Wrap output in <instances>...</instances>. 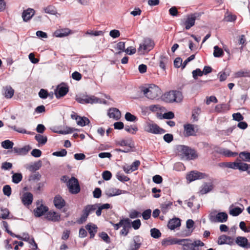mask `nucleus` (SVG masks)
<instances>
[{
  "label": "nucleus",
  "instance_id": "1",
  "mask_svg": "<svg viewBox=\"0 0 250 250\" xmlns=\"http://www.w3.org/2000/svg\"><path fill=\"white\" fill-rule=\"evenodd\" d=\"M177 152L183 159L186 160H193L198 157V155L195 150L184 145H178L176 146Z\"/></svg>",
  "mask_w": 250,
  "mask_h": 250
},
{
  "label": "nucleus",
  "instance_id": "2",
  "mask_svg": "<svg viewBox=\"0 0 250 250\" xmlns=\"http://www.w3.org/2000/svg\"><path fill=\"white\" fill-rule=\"evenodd\" d=\"M154 42L150 38H145L140 43L137 51L139 55L147 54L154 47Z\"/></svg>",
  "mask_w": 250,
  "mask_h": 250
},
{
  "label": "nucleus",
  "instance_id": "3",
  "mask_svg": "<svg viewBox=\"0 0 250 250\" xmlns=\"http://www.w3.org/2000/svg\"><path fill=\"white\" fill-rule=\"evenodd\" d=\"M208 217L211 223H224L227 221L228 215L226 212L213 210L209 212Z\"/></svg>",
  "mask_w": 250,
  "mask_h": 250
},
{
  "label": "nucleus",
  "instance_id": "4",
  "mask_svg": "<svg viewBox=\"0 0 250 250\" xmlns=\"http://www.w3.org/2000/svg\"><path fill=\"white\" fill-rule=\"evenodd\" d=\"M144 94L149 99H154L160 96L161 90L158 86L155 84H150L148 87L142 89Z\"/></svg>",
  "mask_w": 250,
  "mask_h": 250
},
{
  "label": "nucleus",
  "instance_id": "5",
  "mask_svg": "<svg viewBox=\"0 0 250 250\" xmlns=\"http://www.w3.org/2000/svg\"><path fill=\"white\" fill-rule=\"evenodd\" d=\"M183 96L179 91L172 90L166 93L163 96V99L166 102H180L182 100Z\"/></svg>",
  "mask_w": 250,
  "mask_h": 250
},
{
  "label": "nucleus",
  "instance_id": "6",
  "mask_svg": "<svg viewBox=\"0 0 250 250\" xmlns=\"http://www.w3.org/2000/svg\"><path fill=\"white\" fill-rule=\"evenodd\" d=\"M144 130L146 132L154 134H161L166 132L164 129L152 122H146L144 126Z\"/></svg>",
  "mask_w": 250,
  "mask_h": 250
},
{
  "label": "nucleus",
  "instance_id": "7",
  "mask_svg": "<svg viewBox=\"0 0 250 250\" xmlns=\"http://www.w3.org/2000/svg\"><path fill=\"white\" fill-rule=\"evenodd\" d=\"M200 16V14L198 13L187 15L186 20L183 23L185 26L186 29L188 30L194 26L195 20L198 19Z\"/></svg>",
  "mask_w": 250,
  "mask_h": 250
},
{
  "label": "nucleus",
  "instance_id": "8",
  "mask_svg": "<svg viewBox=\"0 0 250 250\" xmlns=\"http://www.w3.org/2000/svg\"><path fill=\"white\" fill-rule=\"evenodd\" d=\"M67 186L69 191L73 194H76L80 192V187L77 179L72 177L67 182Z\"/></svg>",
  "mask_w": 250,
  "mask_h": 250
},
{
  "label": "nucleus",
  "instance_id": "9",
  "mask_svg": "<svg viewBox=\"0 0 250 250\" xmlns=\"http://www.w3.org/2000/svg\"><path fill=\"white\" fill-rule=\"evenodd\" d=\"M77 101L80 104H95L101 103V101L100 99L94 96H83L82 97H79L76 99Z\"/></svg>",
  "mask_w": 250,
  "mask_h": 250
},
{
  "label": "nucleus",
  "instance_id": "10",
  "mask_svg": "<svg viewBox=\"0 0 250 250\" xmlns=\"http://www.w3.org/2000/svg\"><path fill=\"white\" fill-rule=\"evenodd\" d=\"M69 91L68 87L64 83L58 85L55 90V95L57 99L64 96Z\"/></svg>",
  "mask_w": 250,
  "mask_h": 250
},
{
  "label": "nucleus",
  "instance_id": "11",
  "mask_svg": "<svg viewBox=\"0 0 250 250\" xmlns=\"http://www.w3.org/2000/svg\"><path fill=\"white\" fill-rule=\"evenodd\" d=\"M142 241L143 239L139 235L134 236L132 243L130 244L127 250H138L142 245Z\"/></svg>",
  "mask_w": 250,
  "mask_h": 250
},
{
  "label": "nucleus",
  "instance_id": "12",
  "mask_svg": "<svg viewBox=\"0 0 250 250\" xmlns=\"http://www.w3.org/2000/svg\"><path fill=\"white\" fill-rule=\"evenodd\" d=\"M181 245L183 246V250H199L198 248H195L190 239H182Z\"/></svg>",
  "mask_w": 250,
  "mask_h": 250
},
{
  "label": "nucleus",
  "instance_id": "13",
  "mask_svg": "<svg viewBox=\"0 0 250 250\" xmlns=\"http://www.w3.org/2000/svg\"><path fill=\"white\" fill-rule=\"evenodd\" d=\"M123 229L120 231V234L125 236H126L129 233V229L131 228V220L129 218H124L123 224H122Z\"/></svg>",
  "mask_w": 250,
  "mask_h": 250
},
{
  "label": "nucleus",
  "instance_id": "14",
  "mask_svg": "<svg viewBox=\"0 0 250 250\" xmlns=\"http://www.w3.org/2000/svg\"><path fill=\"white\" fill-rule=\"evenodd\" d=\"M235 243L239 246L246 248H250V243L248 242V239L243 236H238L235 239Z\"/></svg>",
  "mask_w": 250,
  "mask_h": 250
},
{
  "label": "nucleus",
  "instance_id": "15",
  "mask_svg": "<svg viewBox=\"0 0 250 250\" xmlns=\"http://www.w3.org/2000/svg\"><path fill=\"white\" fill-rule=\"evenodd\" d=\"M233 241L234 240L232 237L226 235H222L219 237L217 243L218 245H220L224 244L232 245L234 244Z\"/></svg>",
  "mask_w": 250,
  "mask_h": 250
},
{
  "label": "nucleus",
  "instance_id": "16",
  "mask_svg": "<svg viewBox=\"0 0 250 250\" xmlns=\"http://www.w3.org/2000/svg\"><path fill=\"white\" fill-rule=\"evenodd\" d=\"M33 195L29 192H25L21 197V201L23 204L25 206H28L32 203Z\"/></svg>",
  "mask_w": 250,
  "mask_h": 250
},
{
  "label": "nucleus",
  "instance_id": "17",
  "mask_svg": "<svg viewBox=\"0 0 250 250\" xmlns=\"http://www.w3.org/2000/svg\"><path fill=\"white\" fill-rule=\"evenodd\" d=\"M205 175V174L198 171H191L187 175V179L189 182H192L198 179H202Z\"/></svg>",
  "mask_w": 250,
  "mask_h": 250
},
{
  "label": "nucleus",
  "instance_id": "18",
  "mask_svg": "<svg viewBox=\"0 0 250 250\" xmlns=\"http://www.w3.org/2000/svg\"><path fill=\"white\" fill-rule=\"evenodd\" d=\"M72 33V31L69 28H64L56 30L54 32V36L56 37L62 38Z\"/></svg>",
  "mask_w": 250,
  "mask_h": 250
},
{
  "label": "nucleus",
  "instance_id": "19",
  "mask_svg": "<svg viewBox=\"0 0 250 250\" xmlns=\"http://www.w3.org/2000/svg\"><path fill=\"white\" fill-rule=\"evenodd\" d=\"M35 10L32 8H28L24 10L22 14V18L24 21H28L34 15Z\"/></svg>",
  "mask_w": 250,
  "mask_h": 250
},
{
  "label": "nucleus",
  "instance_id": "20",
  "mask_svg": "<svg viewBox=\"0 0 250 250\" xmlns=\"http://www.w3.org/2000/svg\"><path fill=\"white\" fill-rule=\"evenodd\" d=\"M108 115L110 118L118 120L121 118V114L119 109L112 108L108 110Z\"/></svg>",
  "mask_w": 250,
  "mask_h": 250
},
{
  "label": "nucleus",
  "instance_id": "21",
  "mask_svg": "<svg viewBox=\"0 0 250 250\" xmlns=\"http://www.w3.org/2000/svg\"><path fill=\"white\" fill-rule=\"evenodd\" d=\"M181 242L182 239L169 238L163 240L162 242V244L163 246H165L174 244H178L181 245Z\"/></svg>",
  "mask_w": 250,
  "mask_h": 250
},
{
  "label": "nucleus",
  "instance_id": "22",
  "mask_svg": "<svg viewBox=\"0 0 250 250\" xmlns=\"http://www.w3.org/2000/svg\"><path fill=\"white\" fill-rule=\"evenodd\" d=\"M105 192L107 196L112 197L121 194L122 191L121 189L118 188L111 187L107 188Z\"/></svg>",
  "mask_w": 250,
  "mask_h": 250
},
{
  "label": "nucleus",
  "instance_id": "23",
  "mask_svg": "<svg viewBox=\"0 0 250 250\" xmlns=\"http://www.w3.org/2000/svg\"><path fill=\"white\" fill-rule=\"evenodd\" d=\"M54 204L56 208L61 209L65 206V203L62 197L60 195H57L54 198Z\"/></svg>",
  "mask_w": 250,
  "mask_h": 250
},
{
  "label": "nucleus",
  "instance_id": "24",
  "mask_svg": "<svg viewBox=\"0 0 250 250\" xmlns=\"http://www.w3.org/2000/svg\"><path fill=\"white\" fill-rule=\"evenodd\" d=\"M60 215L54 211H49L46 215V218L47 220L53 222L59 221L60 219Z\"/></svg>",
  "mask_w": 250,
  "mask_h": 250
},
{
  "label": "nucleus",
  "instance_id": "25",
  "mask_svg": "<svg viewBox=\"0 0 250 250\" xmlns=\"http://www.w3.org/2000/svg\"><path fill=\"white\" fill-rule=\"evenodd\" d=\"M181 225V221L179 218H173L171 219L168 223V228L171 229H174L177 227H179Z\"/></svg>",
  "mask_w": 250,
  "mask_h": 250
},
{
  "label": "nucleus",
  "instance_id": "26",
  "mask_svg": "<svg viewBox=\"0 0 250 250\" xmlns=\"http://www.w3.org/2000/svg\"><path fill=\"white\" fill-rule=\"evenodd\" d=\"M184 134L186 136H192L194 134L195 130L193 125L187 124L184 125Z\"/></svg>",
  "mask_w": 250,
  "mask_h": 250
},
{
  "label": "nucleus",
  "instance_id": "27",
  "mask_svg": "<svg viewBox=\"0 0 250 250\" xmlns=\"http://www.w3.org/2000/svg\"><path fill=\"white\" fill-rule=\"evenodd\" d=\"M213 185L211 183H205L201 188L200 192L202 194H206L213 189Z\"/></svg>",
  "mask_w": 250,
  "mask_h": 250
},
{
  "label": "nucleus",
  "instance_id": "28",
  "mask_svg": "<svg viewBox=\"0 0 250 250\" xmlns=\"http://www.w3.org/2000/svg\"><path fill=\"white\" fill-rule=\"evenodd\" d=\"M47 211V208L42 205L37 207L34 210L35 215L37 217L42 216L45 212Z\"/></svg>",
  "mask_w": 250,
  "mask_h": 250
},
{
  "label": "nucleus",
  "instance_id": "29",
  "mask_svg": "<svg viewBox=\"0 0 250 250\" xmlns=\"http://www.w3.org/2000/svg\"><path fill=\"white\" fill-rule=\"evenodd\" d=\"M30 149V147L28 146H25L22 148L14 147L13 150L14 152L21 155L26 154L29 150Z\"/></svg>",
  "mask_w": 250,
  "mask_h": 250
},
{
  "label": "nucleus",
  "instance_id": "30",
  "mask_svg": "<svg viewBox=\"0 0 250 250\" xmlns=\"http://www.w3.org/2000/svg\"><path fill=\"white\" fill-rule=\"evenodd\" d=\"M85 228L90 234V238H93L97 231V227L96 225H93L91 226L90 224H87Z\"/></svg>",
  "mask_w": 250,
  "mask_h": 250
},
{
  "label": "nucleus",
  "instance_id": "31",
  "mask_svg": "<svg viewBox=\"0 0 250 250\" xmlns=\"http://www.w3.org/2000/svg\"><path fill=\"white\" fill-rule=\"evenodd\" d=\"M235 78L248 77L250 78V72L247 70H240L235 73Z\"/></svg>",
  "mask_w": 250,
  "mask_h": 250
},
{
  "label": "nucleus",
  "instance_id": "32",
  "mask_svg": "<svg viewBox=\"0 0 250 250\" xmlns=\"http://www.w3.org/2000/svg\"><path fill=\"white\" fill-rule=\"evenodd\" d=\"M4 95L5 98L10 99L12 98L14 93V90L10 86H6L4 87Z\"/></svg>",
  "mask_w": 250,
  "mask_h": 250
},
{
  "label": "nucleus",
  "instance_id": "33",
  "mask_svg": "<svg viewBox=\"0 0 250 250\" xmlns=\"http://www.w3.org/2000/svg\"><path fill=\"white\" fill-rule=\"evenodd\" d=\"M42 162L41 161H38L29 166L28 168L31 172H35L36 170H39L42 167Z\"/></svg>",
  "mask_w": 250,
  "mask_h": 250
},
{
  "label": "nucleus",
  "instance_id": "34",
  "mask_svg": "<svg viewBox=\"0 0 250 250\" xmlns=\"http://www.w3.org/2000/svg\"><path fill=\"white\" fill-rule=\"evenodd\" d=\"M249 165L246 163L242 162H236V167L235 169H239L241 171H247L248 172Z\"/></svg>",
  "mask_w": 250,
  "mask_h": 250
},
{
  "label": "nucleus",
  "instance_id": "35",
  "mask_svg": "<svg viewBox=\"0 0 250 250\" xmlns=\"http://www.w3.org/2000/svg\"><path fill=\"white\" fill-rule=\"evenodd\" d=\"M220 153L226 157H234L238 155L237 152H233L228 149L223 148L220 150Z\"/></svg>",
  "mask_w": 250,
  "mask_h": 250
},
{
  "label": "nucleus",
  "instance_id": "36",
  "mask_svg": "<svg viewBox=\"0 0 250 250\" xmlns=\"http://www.w3.org/2000/svg\"><path fill=\"white\" fill-rule=\"evenodd\" d=\"M89 123V120L85 117H82L79 116L77 121V125L81 126H85V125H88Z\"/></svg>",
  "mask_w": 250,
  "mask_h": 250
},
{
  "label": "nucleus",
  "instance_id": "37",
  "mask_svg": "<svg viewBox=\"0 0 250 250\" xmlns=\"http://www.w3.org/2000/svg\"><path fill=\"white\" fill-rule=\"evenodd\" d=\"M98 207V204H96L94 205H87L85 207L83 210L89 215L92 212L96 210Z\"/></svg>",
  "mask_w": 250,
  "mask_h": 250
},
{
  "label": "nucleus",
  "instance_id": "38",
  "mask_svg": "<svg viewBox=\"0 0 250 250\" xmlns=\"http://www.w3.org/2000/svg\"><path fill=\"white\" fill-rule=\"evenodd\" d=\"M243 209L239 207H235L230 209L229 214L233 216H236L241 214L243 211Z\"/></svg>",
  "mask_w": 250,
  "mask_h": 250
},
{
  "label": "nucleus",
  "instance_id": "39",
  "mask_svg": "<svg viewBox=\"0 0 250 250\" xmlns=\"http://www.w3.org/2000/svg\"><path fill=\"white\" fill-rule=\"evenodd\" d=\"M12 178L14 183L18 184L22 180V175L21 173H16L12 175Z\"/></svg>",
  "mask_w": 250,
  "mask_h": 250
},
{
  "label": "nucleus",
  "instance_id": "40",
  "mask_svg": "<svg viewBox=\"0 0 250 250\" xmlns=\"http://www.w3.org/2000/svg\"><path fill=\"white\" fill-rule=\"evenodd\" d=\"M150 232L151 236L154 238L158 239L161 236V233L160 231L157 229H151Z\"/></svg>",
  "mask_w": 250,
  "mask_h": 250
},
{
  "label": "nucleus",
  "instance_id": "41",
  "mask_svg": "<svg viewBox=\"0 0 250 250\" xmlns=\"http://www.w3.org/2000/svg\"><path fill=\"white\" fill-rule=\"evenodd\" d=\"M172 203L170 201H167L161 205V209L163 213H166L167 210L172 206Z\"/></svg>",
  "mask_w": 250,
  "mask_h": 250
},
{
  "label": "nucleus",
  "instance_id": "42",
  "mask_svg": "<svg viewBox=\"0 0 250 250\" xmlns=\"http://www.w3.org/2000/svg\"><path fill=\"white\" fill-rule=\"evenodd\" d=\"M223 51L221 48L217 45L214 47L213 55L215 57H220L223 56Z\"/></svg>",
  "mask_w": 250,
  "mask_h": 250
},
{
  "label": "nucleus",
  "instance_id": "43",
  "mask_svg": "<svg viewBox=\"0 0 250 250\" xmlns=\"http://www.w3.org/2000/svg\"><path fill=\"white\" fill-rule=\"evenodd\" d=\"M46 13L51 15H55L57 14V10L56 8L53 5H49L44 9Z\"/></svg>",
  "mask_w": 250,
  "mask_h": 250
},
{
  "label": "nucleus",
  "instance_id": "44",
  "mask_svg": "<svg viewBox=\"0 0 250 250\" xmlns=\"http://www.w3.org/2000/svg\"><path fill=\"white\" fill-rule=\"evenodd\" d=\"M219 166L222 167H226L235 169L236 167V162H226L221 163Z\"/></svg>",
  "mask_w": 250,
  "mask_h": 250
},
{
  "label": "nucleus",
  "instance_id": "45",
  "mask_svg": "<svg viewBox=\"0 0 250 250\" xmlns=\"http://www.w3.org/2000/svg\"><path fill=\"white\" fill-rule=\"evenodd\" d=\"M35 139L37 142L42 144H45L47 140L46 136H43L40 134H37L35 136Z\"/></svg>",
  "mask_w": 250,
  "mask_h": 250
},
{
  "label": "nucleus",
  "instance_id": "46",
  "mask_svg": "<svg viewBox=\"0 0 250 250\" xmlns=\"http://www.w3.org/2000/svg\"><path fill=\"white\" fill-rule=\"evenodd\" d=\"M14 144L12 142L9 140L3 141L1 143V146L5 149H9L12 148Z\"/></svg>",
  "mask_w": 250,
  "mask_h": 250
},
{
  "label": "nucleus",
  "instance_id": "47",
  "mask_svg": "<svg viewBox=\"0 0 250 250\" xmlns=\"http://www.w3.org/2000/svg\"><path fill=\"white\" fill-rule=\"evenodd\" d=\"M239 157L245 161L250 162V153L242 152L239 154Z\"/></svg>",
  "mask_w": 250,
  "mask_h": 250
},
{
  "label": "nucleus",
  "instance_id": "48",
  "mask_svg": "<svg viewBox=\"0 0 250 250\" xmlns=\"http://www.w3.org/2000/svg\"><path fill=\"white\" fill-rule=\"evenodd\" d=\"M116 178L118 180L121 182H127L129 180V178L127 176L120 172H118L116 174Z\"/></svg>",
  "mask_w": 250,
  "mask_h": 250
},
{
  "label": "nucleus",
  "instance_id": "49",
  "mask_svg": "<svg viewBox=\"0 0 250 250\" xmlns=\"http://www.w3.org/2000/svg\"><path fill=\"white\" fill-rule=\"evenodd\" d=\"M76 129L73 128L68 127L65 130H53V131L56 133H58L61 134H67L72 133Z\"/></svg>",
  "mask_w": 250,
  "mask_h": 250
},
{
  "label": "nucleus",
  "instance_id": "50",
  "mask_svg": "<svg viewBox=\"0 0 250 250\" xmlns=\"http://www.w3.org/2000/svg\"><path fill=\"white\" fill-rule=\"evenodd\" d=\"M125 131H126L128 132H129L131 134H135V133L138 131V128L135 125L133 126H129V125H125Z\"/></svg>",
  "mask_w": 250,
  "mask_h": 250
},
{
  "label": "nucleus",
  "instance_id": "51",
  "mask_svg": "<svg viewBox=\"0 0 250 250\" xmlns=\"http://www.w3.org/2000/svg\"><path fill=\"white\" fill-rule=\"evenodd\" d=\"M9 214V210L7 208H1L0 210V217L5 219Z\"/></svg>",
  "mask_w": 250,
  "mask_h": 250
},
{
  "label": "nucleus",
  "instance_id": "52",
  "mask_svg": "<svg viewBox=\"0 0 250 250\" xmlns=\"http://www.w3.org/2000/svg\"><path fill=\"white\" fill-rule=\"evenodd\" d=\"M201 113V109L199 108H195L193 110L192 117L194 121L198 120V117Z\"/></svg>",
  "mask_w": 250,
  "mask_h": 250
},
{
  "label": "nucleus",
  "instance_id": "53",
  "mask_svg": "<svg viewBox=\"0 0 250 250\" xmlns=\"http://www.w3.org/2000/svg\"><path fill=\"white\" fill-rule=\"evenodd\" d=\"M125 117L126 121L129 122H134L137 120V117L129 112L126 113Z\"/></svg>",
  "mask_w": 250,
  "mask_h": 250
},
{
  "label": "nucleus",
  "instance_id": "54",
  "mask_svg": "<svg viewBox=\"0 0 250 250\" xmlns=\"http://www.w3.org/2000/svg\"><path fill=\"white\" fill-rule=\"evenodd\" d=\"M99 236L106 243H109L110 239L107 234L104 232L99 233Z\"/></svg>",
  "mask_w": 250,
  "mask_h": 250
},
{
  "label": "nucleus",
  "instance_id": "55",
  "mask_svg": "<svg viewBox=\"0 0 250 250\" xmlns=\"http://www.w3.org/2000/svg\"><path fill=\"white\" fill-rule=\"evenodd\" d=\"M85 34L94 36H98L103 35V32L102 31L88 30Z\"/></svg>",
  "mask_w": 250,
  "mask_h": 250
},
{
  "label": "nucleus",
  "instance_id": "56",
  "mask_svg": "<svg viewBox=\"0 0 250 250\" xmlns=\"http://www.w3.org/2000/svg\"><path fill=\"white\" fill-rule=\"evenodd\" d=\"M193 77L194 79L196 80L198 76H202L203 75V72L199 68L193 70L192 72Z\"/></svg>",
  "mask_w": 250,
  "mask_h": 250
},
{
  "label": "nucleus",
  "instance_id": "57",
  "mask_svg": "<svg viewBox=\"0 0 250 250\" xmlns=\"http://www.w3.org/2000/svg\"><path fill=\"white\" fill-rule=\"evenodd\" d=\"M141 225V222L140 219H137L133 222H131V226L133 227L134 229H138L140 228Z\"/></svg>",
  "mask_w": 250,
  "mask_h": 250
},
{
  "label": "nucleus",
  "instance_id": "58",
  "mask_svg": "<svg viewBox=\"0 0 250 250\" xmlns=\"http://www.w3.org/2000/svg\"><path fill=\"white\" fill-rule=\"evenodd\" d=\"M67 154V151L65 149H62L61 151H56L53 153V156L57 157H63Z\"/></svg>",
  "mask_w": 250,
  "mask_h": 250
},
{
  "label": "nucleus",
  "instance_id": "59",
  "mask_svg": "<svg viewBox=\"0 0 250 250\" xmlns=\"http://www.w3.org/2000/svg\"><path fill=\"white\" fill-rule=\"evenodd\" d=\"M3 192L5 195L9 196L11 194V188L10 186L5 185L3 188Z\"/></svg>",
  "mask_w": 250,
  "mask_h": 250
},
{
  "label": "nucleus",
  "instance_id": "60",
  "mask_svg": "<svg viewBox=\"0 0 250 250\" xmlns=\"http://www.w3.org/2000/svg\"><path fill=\"white\" fill-rule=\"evenodd\" d=\"M102 177L104 180L108 181L111 179L112 174L109 171L106 170L103 172Z\"/></svg>",
  "mask_w": 250,
  "mask_h": 250
},
{
  "label": "nucleus",
  "instance_id": "61",
  "mask_svg": "<svg viewBox=\"0 0 250 250\" xmlns=\"http://www.w3.org/2000/svg\"><path fill=\"white\" fill-rule=\"evenodd\" d=\"M124 52L129 55H132L136 52V49L133 46H129L125 49Z\"/></svg>",
  "mask_w": 250,
  "mask_h": 250
},
{
  "label": "nucleus",
  "instance_id": "62",
  "mask_svg": "<svg viewBox=\"0 0 250 250\" xmlns=\"http://www.w3.org/2000/svg\"><path fill=\"white\" fill-rule=\"evenodd\" d=\"M89 215L85 212L84 210H83V214L81 216V218L79 220L77 221L78 223L79 224H82L84 222H85Z\"/></svg>",
  "mask_w": 250,
  "mask_h": 250
},
{
  "label": "nucleus",
  "instance_id": "63",
  "mask_svg": "<svg viewBox=\"0 0 250 250\" xmlns=\"http://www.w3.org/2000/svg\"><path fill=\"white\" fill-rule=\"evenodd\" d=\"M117 48L120 50L119 53L124 52L125 50V42H120L117 44Z\"/></svg>",
  "mask_w": 250,
  "mask_h": 250
},
{
  "label": "nucleus",
  "instance_id": "64",
  "mask_svg": "<svg viewBox=\"0 0 250 250\" xmlns=\"http://www.w3.org/2000/svg\"><path fill=\"white\" fill-rule=\"evenodd\" d=\"M151 210L150 209L145 210L142 213V216L145 220H148L151 216Z\"/></svg>",
  "mask_w": 250,
  "mask_h": 250
}]
</instances>
